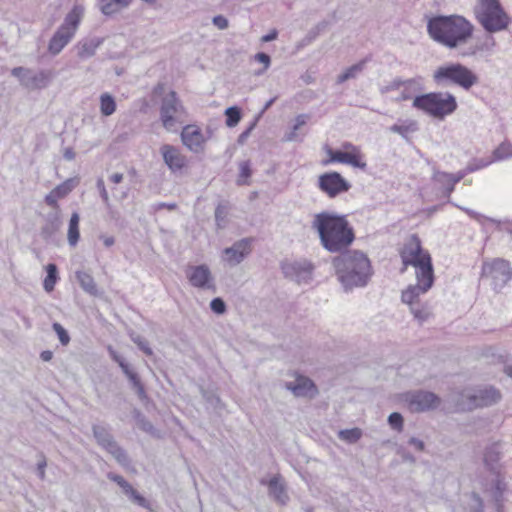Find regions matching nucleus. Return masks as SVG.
Wrapping results in <instances>:
<instances>
[{
  "label": "nucleus",
  "instance_id": "f257e3e1",
  "mask_svg": "<svg viewBox=\"0 0 512 512\" xmlns=\"http://www.w3.org/2000/svg\"><path fill=\"white\" fill-rule=\"evenodd\" d=\"M404 272L411 265L416 269L417 283L409 285L402 292L401 299L403 302H411L418 294H425L434 283V270L432 266L431 256L424 251L421 241L417 235H411L400 251Z\"/></svg>",
  "mask_w": 512,
  "mask_h": 512
},
{
  "label": "nucleus",
  "instance_id": "f03ea898",
  "mask_svg": "<svg viewBox=\"0 0 512 512\" xmlns=\"http://www.w3.org/2000/svg\"><path fill=\"white\" fill-rule=\"evenodd\" d=\"M311 228L317 232L323 248L331 253L341 252L355 239L354 230L344 215L331 212L315 214Z\"/></svg>",
  "mask_w": 512,
  "mask_h": 512
},
{
  "label": "nucleus",
  "instance_id": "7ed1b4c3",
  "mask_svg": "<svg viewBox=\"0 0 512 512\" xmlns=\"http://www.w3.org/2000/svg\"><path fill=\"white\" fill-rule=\"evenodd\" d=\"M427 32L434 41L455 48L472 36L473 25L459 15H439L428 20Z\"/></svg>",
  "mask_w": 512,
  "mask_h": 512
},
{
  "label": "nucleus",
  "instance_id": "20e7f679",
  "mask_svg": "<svg viewBox=\"0 0 512 512\" xmlns=\"http://www.w3.org/2000/svg\"><path fill=\"white\" fill-rule=\"evenodd\" d=\"M333 265L346 290L366 286L372 276L370 260L361 251H347L334 258Z\"/></svg>",
  "mask_w": 512,
  "mask_h": 512
},
{
  "label": "nucleus",
  "instance_id": "39448f33",
  "mask_svg": "<svg viewBox=\"0 0 512 512\" xmlns=\"http://www.w3.org/2000/svg\"><path fill=\"white\" fill-rule=\"evenodd\" d=\"M412 106L435 119L444 120L457 110L458 104L449 92H430L416 96Z\"/></svg>",
  "mask_w": 512,
  "mask_h": 512
},
{
  "label": "nucleus",
  "instance_id": "423d86ee",
  "mask_svg": "<svg viewBox=\"0 0 512 512\" xmlns=\"http://www.w3.org/2000/svg\"><path fill=\"white\" fill-rule=\"evenodd\" d=\"M433 81L442 87L456 85L469 90L478 83V76L461 63H449L439 66L433 73Z\"/></svg>",
  "mask_w": 512,
  "mask_h": 512
},
{
  "label": "nucleus",
  "instance_id": "0eeeda50",
  "mask_svg": "<svg viewBox=\"0 0 512 512\" xmlns=\"http://www.w3.org/2000/svg\"><path fill=\"white\" fill-rule=\"evenodd\" d=\"M474 14L477 21L489 33L502 31L509 23V17L498 0H477Z\"/></svg>",
  "mask_w": 512,
  "mask_h": 512
},
{
  "label": "nucleus",
  "instance_id": "6e6552de",
  "mask_svg": "<svg viewBox=\"0 0 512 512\" xmlns=\"http://www.w3.org/2000/svg\"><path fill=\"white\" fill-rule=\"evenodd\" d=\"M83 8L74 6L66 15L63 24L58 28L51 38L48 50L51 54L57 55L73 38L83 16Z\"/></svg>",
  "mask_w": 512,
  "mask_h": 512
},
{
  "label": "nucleus",
  "instance_id": "1a4fd4ad",
  "mask_svg": "<svg viewBox=\"0 0 512 512\" xmlns=\"http://www.w3.org/2000/svg\"><path fill=\"white\" fill-rule=\"evenodd\" d=\"M501 400V393L493 386H481L473 390H464L457 400V405L462 410H473L488 407Z\"/></svg>",
  "mask_w": 512,
  "mask_h": 512
},
{
  "label": "nucleus",
  "instance_id": "9d476101",
  "mask_svg": "<svg viewBox=\"0 0 512 512\" xmlns=\"http://www.w3.org/2000/svg\"><path fill=\"white\" fill-rule=\"evenodd\" d=\"M11 75L17 78L20 85L28 91L43 90L54 78V72L50 69L34 70L23 66L14 67Z\"/></svg>",
  "mask_w": 512,
  "mask_h": 512
},
{
  "label": "nucleus",
  "instance_id": "9b49d317",
  "mask_svg": "<svg viewBox=\"0 0 512 512\" xmlns=\"http://www.w3.org/2000/svg\"><path fill=\"white\" fill-rule=\"evenodd\" d=\"M160 119L163 127L168 131H175L177 124L185 122L186 111L176 92L170 91L162 98Z\"/></svg>",
  "mask_w": 512,
  "mask_h": 512
},
{
  "label": "nucleus",
  "instance_id": "f8f14e48",
  "mask_svg": "<svg viewBox=\"0 0 512 512\" xmlns=\"http://www.w3.org/2000/svg\"><path fill=\"white\" fill-rule=\"evenodd\" d=\"M481 277L488 281L495 291H500L511 280L512 268L510 263L504 259L496 258L485 261Z\"/></svg>",
  "mask_w": 512,
  "mask_h": 512
},
{
  "label": "nucleus",
  "instance_id": "ddd939ff",
  "mask_svg": "<svg viewBox=\"0 0 512 512\" xmlns=\"http://www.w3.org/2000/svg\"><path fill=\"white\" fill-rule=\"evenodd\" d=\"M92 431L97 443L111 454L118 464L125 468L130 465V459L126 451L118 445L107 428L100 425H93Z\"/></svg>",
  "mask_w": 512,
  "mask_h": 512
},
{
  "label": "nucleus",
  "instance_id": "4468645a",
  "mask_svg": "<svg viewBox=\"0 0 512 512\" xmlns=\"http://www.w3.org/2000/svg\"><path fill=\"white\" fill-rule=\"evenodd\" d=\"M318 187L330 198L347 192L351 184L338 172H326L319 176Z\"/></svg>",
  "mask_w": 512,
  "mask_h": 512
},
{
  "label": "nucleus",
  "instance_id": "2eb2a0df",
  "mask_svg": "<svg viewBox=\"0 0 512 512\" xmlns=\"http://www.w3.org/2000/svg\"><path fill=\"white\" fill-rule=\"evenodd\" d=\"M281 269L286 278L300 284L307 283L312 278L314 265L306 259H300L282 262Z\"/></svg>",
  "mask_w": 512,
  "mask_h": 512
},
{
  "label": "nucleus",
  "instance_id": "dca6fc26",
  "mask_svg": "<svg viewBox=\"0 0 512 512\" xmlns=\"http://www.w3.org/2000/svg\"><path fill=\"white\" fill-rule=\"evenodd\" d=\"M405 401L411 412H424L435 409L441 403L440 398L436 394L423 390L407 393Z\"/></svg>",
  "mask_w": 512,
  "mask_h": 512
},
{
  "label": "nucleus",
  "instance_id": "f3484780",
  "mask_svg": "<svg viewBox=\"0 0 512 512\" xmlns=\"http://www.w3.org/2000/svg\"><path fill=\"white\" fill-rule=\"evenodd\" d=\"M186 276L195 288L215 290L214 277L210 268L205 264L189 266L186 270Z\"/></svg>",
  "mask_w": 512,
  "mask_h": 512
},
{
  "label": "nucleus",
  "instance_id": "a211bd4d",
  "mask_svg": "<svg viewBox=\"0 0 512 512\" xmlns=\"http://www.w3.org/2000/svg\"><path fill=\"white\" fill-rule=\"evenodd\" d=\"M251 242L250 238H243L231 247L225 248L223 250L225 261L231 266L240 264L251 253Z\"/></svg>",
  "mask_w": 512,
  "mask_h": 512
},
{
  "label": "nucleus",
  "instance_id": "6ab92c4d",
  "mask_svg": "<svg viewBox=\"0 0 512 512\" xmlns=\"http://www.w3.org/2000/svg\"><path fill=\"white\" fill-rule=\"evenodd\" d=\"M327 154L329 155L328 162H339L343 164L351 165L354 168H359L364 170L367 166L366 162L363 161V155L357 154L348 151H340V150H332L327 149Z\"/></svg>",
  "mask_w": 512,
  "mask_h": 512
},
{
  "label": "nucleus",
  "instance_id": "aec40b11",
  "mask_svg": "<svg viewBox=\"0 0 512 512\" xmlns=\"http://www.w3.org/2000/svg\"><path fill=\"white\" fill-rule=\"evenodd\" d=\"M285 388L291 391L296 397L312 398L317 394L315 384L305 376H297L294 381L286 382Z\"/></svg>",
  "mask_w": 512,
  "mask_h": 512
},
{
  "label": "nucleus",
  "instance_id": "412c9836",
  "mask_svg": "<svg viewBox=\"0 0 512 512\" xmlns=\"http://www.w3.org/2000/svg\"><path fill=\"white\" fill-rule=\"evenodd\" d=\"M183 144L193 152H199L203 148L204 136L200 128L195 125H187L181 132Z\"/></svg>",
  "mask_w": 512,
  "mask_h": 512
},
{
  "label": "nucleus",
  "instance_id": "4be33fe9",
  "mask_svg": "<svg viewBox=\"0 0 512 512\" xmlns=\"http://www.w3.org/2000/svg\"><path fill=\"white\" fill-rule=\"evenodd\" d=\"M164 163L172 172L181 170L186 164V158L180 151L169 144L162 145L160 148Z\"/></svg>",
  "mask_w": 512,
  "mask_h": 512
},
{
  "label": "nucleus",
  "instance_id": "5701e85b",
  "mask_svg": "<svg viewBox=\"0 0 512 512\" xmlns=\"http://www.w3.org/2000/svg\"><path fill=\"white\" fill-rule=\"evenodd\" d=\"M432 181L436 187L441 191L442 196L450 199L451 193L454 191L455 185L452 181V173L439 171L434 169Z\"/></svg>",
  "mask_w": 512,
  "mask_h": 512
},
{
  "label": "nucleus",
  "instance_id": "b1692460",
  "mask_svg": "<svg viewBox=\"0 0 512 512\" xmlns=\"http://www.w3.org/2000/svg\"><path fill=\"white\" fill-rule=\"evenodd\" d=\"M62 220L59 211L49 213L46 217V223L41 228V236L45 240L51 239L61 228Z\"/></svg>",
  "mask_w": 512,
  "mask_h": 512
},
{
  "label": "nucleus",
  "instance_id": "393cba45",
  "mask_svg": "<svg viewBox=\"0 0 512 512\" xmlns=\"http://www.w3.org/2000/svg\"><path fill=\"white\" fill-rule=\"evenodd\" d=\"M132 0H98V7L105 16H112L127 9Z\"/></svg>",
  "mask_w": 512,
  "mask_h": 512
},
{
  "label": "nucleus",
  "instance_id": "a878e982",
  "mask_svg": "<svg viewBox=\"0 0 512 512\" xmlns=\"http://www.w3.org/2000/svg\"><path fill=\"white\" fill-rule=\"evenodd\" d=\"M268 492L270 497H272L277 503L281 505H285L289 500V497L285 491V487L279 481V477L274 476L270 479L268 483Z\"/></svg>",
  "mask_w": 512,
  "mask_h": 512
},
{
  "label": "nucleus",
  "instance_id": "bb28decb",
  "mask_svg": "<svg viewBox=\"0 0 512 512\" xmlns=\"http://www.w3.org/2000/svg\"><path fill=\"white\" fill-rule=\"evenodd\" d=\"M102 42L103 40L100 38H91L80 41L77 45L78 56L82 59L92 57Z\"/></svg>",
  "mask_w": 512,
  "mask_h": 512
},
{
  "label": "nucleus",
  "instance_id": "cd10ccee",
  "mask_svg": "<svg viewBox=\"0 0 512 512\" xmlns=\"http://www.w3.org/2000/svg\"><path fill=\"white\" fill-rule=\"evenodd\" d=\"M76 279L79 282L81 288L88 294L92 296H97L99 294L97 285L94 281V278L85 271H77Z\"/></svg>",
  "mask_w": 512,
  "mask_h": 512
},
{
  "label": "nucleus",
  "instance_id": "c85d7f7f",
  "mask_svg": "<svg viewBox=\"0 0 512 512\" xmlns=\"http://www.w3.org/2000/svg\"><path fill=\"white\" fill-rule=\"evenodd\" d=\"M230 205L220 202L215 209V223L218 229H224L229 223Z\"/></svg>",
  "mask_w": 512,
  "mask_h": 512
},
{
  "label": "nucleus",
  "instance_id": "c756f323",
  "mask_svg": "<svg viewBox=\"0 0 512 512\" xmlns=\"http://www.w3.org/2000/svg\"><path fill=\"white\" fill-rule=\"evenodd\" d=\"M79 221L80 216L77 212L72 213L70 221H69V227H68V243L70 246H76V244L79 241L80 238V232H79Z\"/></svg>",
  "mask_w": 512,
  "mask_h": 512
},
{
  "label": "nucleus",
  "instance_id": "7c9ffc66",
  "mask_svg": "<svg viewBox=\"0 0 512 512\" xmlns=\"http://www.w3.org/2000/svg\"><path fill=\"white\" fill-rule=\"evenodd\" d=\"M366 63L367 60L364 59L347 68L343 73L338 75L337 83L342 84L350 79L356 78L364 70Z\"/></svg>",
  "mask_w": 512,
  "mask_h": 512
},
{
  "label": "nucleus",
  "instance_id": "2f4dec72",
  "mask_svg": "<svg viewBox=\"0 0 512 512\" xmlns=\"http://www.w3.org/2000/svg\"><path fill=\"white\" fill-rule=\"evenodd\" d=\"M421 294H418L414 297V299L411 302H405L410 306V311L414 315V317L419 320L420 322H424L427 320L430 316V311L426 306L421 305L418 302V298Z\"/></svg>",
  "mask_w": 512,
  "mask_h": 512
},
{
  "label": "nucleus",
  "instance_id": "473e14b6",
  "mask_svg": "<svg viewBox=\"0 0 512 512\" xmlns=\"http://www.w3.org/2000/svg\"><path fill=\"white\" fill-rule=\"evenodd\" d=\"M47 275L43 282V287L46 292H51L54 290L55 284L58 280V270L57 266L53 263H49L46 266Z\"/></svg>",
  "mask_w": 512,
  "mask_h": 512
},
{
  "label": "nucleus",
  "instance_id": "72a5a7b5",
  "mask_svg": "<svg viewBox=\"0 0 512 512\" xmlns=\"http://www.w3.org/2000/svg\"><path fill=\"white\" fill-rule=\"evenodd\" d=\"M116 111L115 99L109 93L100 95V112L103 116H110Z\"/></svg>",
  "mask_w": 512,
  "mask_h": 512
},
{
  "label": "nucleus",
  "instance_id": "f704fd0d",
  "mask_svg": "<svg viewBox=\"0 0 512 512\" xmlns=\"http://www.w3.org/2000/svg\"><path fill=\"white\" fill-rule=\"evenodd\" d=\"M512 157V144L508 141L502 142L494 151H493V162L502 161L507 158Z\"/></svg>",
  "mask_w": 512,
  "mask_h": 512
},
{
  "label": "nucleus",
  "instance_id": "c9c22d12",
  "mask_svg": "<svg viewBox=\"0 0 512 512\" xmlns=\"http://www.w3.org/2000/svg\"><path fill=\"white\" fill-rule=\"evenodd\" d=\"M499 459L500 451L498 445L495 444L486 449L484 454V462L492 471L496 469L495 464L499 461Z\"/></svg>",
  "mask_w": 512,
  "mask_h": 512
},
{
  "label": "nucleus",
  "instance_id": "e433bc0d",
  "mask_svg": "<svg viewBox=\"0 0 512 512\" xmlns=\"http://www.w3.org/2000/svg\"><path fill=\"white\" fill-rule=\"evenodd\" d=\"M362 436V431L360 428H352V429H344L340 430L338 433L339 439L353 444L356 443Z\"/></svg>",
  "mask_w": 512,
  "mask_h": 512
},
{
  "label": "nucleus",
  "instance_id": "4c0bfd02",
  "mask_svg": "<svg viewBox=\"0 0 512 512\" xmlns=\"http://www.w3.org/2000/svg\"><path fill=\"white\" fill-rule=\"evenodd\" d=\"M226 125L228 127L236 126L241 120V111L238 107L232 106L225 110Z\"/></svg>",
  "mask_w": 512,
  "mask_h": 512
},
{
  "label": "nucleus",
  "instance_id": "58836bf2",
  "mask_svg": "<svg viewBox=\"0 0 512 512\" xmlns=\"http://www.w3.org/2000/svg\"><path fill=\"white\" fill-rule=\"evenodd\" d=\"M124 493L129 497V499L133 503L139 505L140 507L149 509L150 504L148 500L145 499L142 495H140L131 485L129 486V488H127V490Z\"/></svg>",
  "mask_w": 512,
  "mask_h": 512
},
{
  "label": "nucleus",
  "instance_id": "ea45409f",
  "mask_svg": "<svg viewBox=\"0 0 512 512\" xmlns=\"http://www.w3.org/2000/svg\"><path fill=\"white\" fill-rule=\"evenodd\" d=\"M76 183L77 182L75 179H67L63 183L57 185L53 190L55 191V194H58V196H60V198H64L73 190Z\"/></svg>",
  "mask_w": 512,
  "mask_h": 512
},
{
  "label": "nucleus",
  "instance_id": "a19ab883",
  "mask_svg": "<svg viewBox=\"0 0 512 512\" xmlns=\"http://www.w3.org/2000/svg\"><path fill=\"white\" fill-rule=\"evenodd\" d=\"M390 131L401 135L403 138H408V133L416 130V124L411 123L410 125H398L394 124L390 128Z\"/></svg>",
  "mask_w": 512,
  "mask_h": 512
},
{
  "label": "nucleus",
  "instance_id": "79ce46f5",
  "mask_svg": "<svg viewBox=\"0 0 512 512\" xmlns=\"http://www.w3.org/2000/svg\"><path fill=\"white\" fill-rule=\"evenodd\" d=\"M491 163H493L492 158L491 159L475 158L468 163V165H467L468 171H470V173L475 172L477 170H480L482 168L489 166Z\"/></svg>",
  "mask_w": 512,
  "mask_h": 512
},
{
  "label": "nucleus",
  "instance_id": "37998d69",
  "mask_svg": "<svg viewBox=\"0 0 512 512\" xmlns=\"http://www.w3.org/2000/svg\"><path fill=\"white\" fill-rule=\"evenodd\" d=\"M52 327H53V330L56 332L60 343L63 346H67L70 342V336H69L68 332L66 331V329L60 323H57V322L53 323Z\"/></svg>",
  "mask_w": 512,
  "mask_h": 512
},
{
  "label": "nucleus",
  "instance_id": "c03bdc74",
  "mask_svg": "<svg viewBox=\"0 0 512 512\" xmlns=\"http://www.w3.org/2000/svg\"><path fill=\"white\" fill-rule=\"evenodd\" d=\"M403 417L398 412H393L388 417V423L392 429L400 432L403 429Z\"/></svg>",
  "mask_w": 512,
  "mask_h": 512
},
{
  "label": "nucleus",
  "instance_id": "a18cd8bd",
  "mask_svg": "<svg viewBox=\"0 0 512 512\" xmlns=\"http://www.w3.org/2000/svg\"><path fill=\"white\" fill-rule=\"evenodd\" d=\"M404 87H406V89H409L411 92L420 91L423 89L422 78L416 77L404 80Z\"/></svg>",
  "mask_w": 512,
  "mask_h": 512
},
{
  "label": "nucleus",
  "instance_id": "49530a36",
  "mask_svg": "<svg viewBox=\"0 0 512 512\" xmlns=\"http://www.w3.org/2000/svg\"><path fill=\"white\" fill-rule=\"evenodd\" d=\"M251 176V168H250V163L248 161H244V162H241L240 163V175H239V179H238V184H246V180H242V179H247Z\"/></svg>",
  "mask_w": 512,
  "mask_h": 512
},
{
  "label": "nucleus",
  "instance_id": "de8ad7c7",
  "mask_svg": "<svg viewBox=\"0 0 512 512\" xmlns=\"http://www.w3.org/2000/svg\"><path fill=\"white\" fill-rule=\"evenodd\" d=\"M255 60L262 63L264 68L261 71L255 72L256 75H261L265 70H267L271 64V58L268 54L264 52H259L254 56Z\"/></svg>",
  "mask_w": 512,
  "mask_h": 512
},
{
  "label": "nucleus",
  "instance_id": "09e8293b",
  "mask_svg": "<svg viewBox=\"0 0 512 512\" xmlns=\"http://www.w3.org/2000/svg\"><path fill=\"white\" fill-rule=\"evenodd\" d=\"M97 189L99 190L100 196L107 208L110 209V198L106 190L103 179L99 178L96 182Z\"/></svg>",
  "mask_w": 512,
  "mask_h": 512
},
{
  "label": "nucleus",
  "instance_id": "8fccbe9b",
  "mask_svg": "<svg viewBox=\"0 0 512 512\" xmlns=\"http://www.w3.org/2000/svg\"><path fill=\"white\" fill-rule=\"evenodd\" d=\"M211 310L216 314H223L226 311V304L223 299L217 297L210 302Z\"/></svg>",
  "mask_w": 512,
  "mask_h": 512
},
{
  "label": "nucleus",
  "instance_id": "3c124183",
  "mask_svg": "<svg viewBox=\"0 0 512 512\" xmlns=\"http://www.w3.org/2000/svg\"><path fill=\"white\" fill-rule=\"evenodd\" d=\"M122 371L126 375V377L129 379V381L131 382L133 388L136 385H138L139 383H141L138 374L135 373L134 371H132L130 369L129 365H122Z\"/></svg>",
  "mask_w": 512,
  "mask_h": 512
},
{
  "label": "nucleus",
  "instance_id": "603ef678",
  "mask_svg": "<svg viewBox=\"0 0 512 512\" xmlns=\"http://www.w3.org/2000/svg\"><path fill=\"white\" fill-rule=\"evenodd\" d=\"M202 396L206 400L207 403H209L211 406H213L215 408H217L221 404L220 398L213 392L203 390Z\"/></svg>",
  "mask_w": 512,
  "mask_h": 512
},
{
  "label": "nucleus",
  "instance_id": "864d4df0",
  "mask_svg": "<svg viewBox=\"0 0 512 512\" xmlns=\"http://www.w3.org/2000/svg\"><path fill=\"white\" fill-rule=\"evenodd\" d=\"M506 489V484L503 479L500 478V476H497L496 483H495V493L494 498L495 501L498 503L500 501V498L502 497L503 492Z\"/></svg>",
  "mask_w": 512,
  "mask_h": 512
},
{
  "label": "nucleus",
  "instance_id": "5fc2aeb1",
  "mask_svg": "<svg viewBox=\"0 0 512 512\" xmlns=\"http://www.w3.org/2000/svg\"><path fill=\"white\" fill-rule=\"evenodd\" d=\"M107 477L111 481L117 483L122 488L123 492H125L127 488H129V486L131 485L128 481H126L122 476L118 474L109 473Z\"/></svg>",
  "mask_w": 512,
  "mask_h": 512
},
{
  "label": "nucleus",
  "instance_id": "6e6d98bb",
  "mask_svg": "<svg viewBox=\"0 0 512 512\" xmlns=\"http://www.w3.org/2000/svg\"><path fill=\"white\" fill-rule=\"evenodd\" d=\"M132 340L146 355H152L153 352L152 349L149 347L148 342L144 340L141 336L133 337Z\"/></svg>",
  "mask_w": 512,
  "mask_h": 512
},
{
  "label": "nucleus",
  "instance_id": "4d7b16f0",
  "mask_svg": "<svg viewBox=\"0 0 512 512\" xmlns=\"http://www.w3.org/2000/svg\"><path fill=\"white\" fill-rule=\"evenodd\" d=\"M59 199H61L60 196H58V194H55V191L52 190L49 194L46 195L45 202L47 205L55 208L56 211H58V209H59L58 200Z\"/></svg>",
  "mask_w": 512,
  "mask_h": 512
},
{
  "label": "nucleus",
  "instance_id": "13d9d810",
  "mask_svg": "<svg viewBox=\"0 0 512 512\" xmlns=\"http://www.w3.org/2000/svg\"><path fill=\"white\" fill-rule=\"evenodd\" d=\"M212 23L220 30H224L229 26L227 18L222 15L214 16L212 19Z\"/></svg>",
  "mask_w": 512,
  "mask_h": 512
},
{
  "label": "nucleus",
  "instance_id": "bf43d9fd",
  "mask_svg": "<svg viewBox=\"0 0 512 512\" xmlns=\"http://www.w3.org/2000/svg\"><path fill=\"white\" fill-rule=\"evenodd\" d=\"M39 457H40V459L37 463V472H38L39 478L41 480H43L45 478V468L47 466V461L43 454H40Z\"/></svg>",
  "mask_w": 512,
  "mask_h": 512
},
{
  "label": "nucleus",
  "instance_id": "052dcab7",
  "mask_svg": "<svg viewBox=\"0 0 512 512\" xmlns=\"http://www.w3.org/2000/svg\"><path fill=\"white\" fill-rule=\"evenodd\" d=\"M108 352H109V355L110 357L118 363V365L120 366V368L122 369V365H128L124 359L113 349L112 346H108Z\"/></svg>",
  "mask_w": 512,
  "mask_h": 512
},
{
  "label": "nucleus",
  "instance_id": "680f3d73",
  "mask_svg": "<svg viewBox=\"0 0 512 512\" xmlns=\"http://www.w3.org/2000/svg\"><path fill=\"white\" fill-rule=\"evenodd\" d=\"M408 443L409 445L413 446L414 449L417 451H423L425 449L424 442L416 437H411Z\"/></svg>",
  "mask_w": 512,
  "mask_h": 512
},
{
  "label": "nucleus",
  "instance_id": "e2e57ef3",
  "mask_svg": "<svg viewBox=\"0 0 512 512\" xmlns=\"http://www.w3.org/2000/svg\"><path fill=\"white\" fill-rule=\"evenodd\" d=\"M327 25H328V23H327V22H325V21H322V22L318 23V24L316 25L315 29L310 31V33H309L310 38H311V39L316 38V36H317L320 32H322V31H324V30L326 29Z\"/></svg>",
  "mask_w": 512,
  "mask_h": 512
},
{
  "label": "nucleus",
  "instance_id": "0e129e2a",
  "mask_svg": "<svg viewBox=\"0 0 512 512\" xmlns=\"http://www.w3.org/2000/svg\"><path fill=\"white\" fill-rule=\"evenodd\" d=\"M139 426L145 432H148V433H151V434L154 433V430H155L154 426L148 420H145V419L141 418L139 420Z\"/></svg>",
  "mask_w": 512,
  "mask_h": 512
},
{
  "label": "nucleus",
  "instance_id": "69168bd1",
  "mask_svg": "<svg viewBox=\"0 0 512 512\" xmlns=\"http://www.w3.org/2000/svg\"><path fill=\"white\" fill-rule=\"evenodd\" d=\"M469 173H470V171H468V167L466 166L465 169L460 170L455 174H452V181H453L454 185L459 183Z\"/></svg>",
  "mask_w": 512,
  "mask_h": 512
},
{
  "label": "nucleus",
  "instance_id": "338daca9",
  "mask_svg": "<svg viewBox=\"0 0 512 512\" xmlns=\"http://www.w3.org/2000/svg\"><path fill=\"white\" fill-rule=\"evenodd\" d=\"M404 87V80L401 79V78H395L394 80L391 81V83L385 88V91H390V90H396V89H399L400 87Z\"/></svg>",
  "mask_w": 512,
  "mask_h": 512
},
{
  "label": "nucleus",
  "instance_id": "774afa93",
  "mask_svg": "<svg viewBox=\"0 0 512 512\" xmlns=\"http://www.w3.org/2000/svg\"><path fill=\"white\" fill-rule=\"evenodd\" d=\"M308 116L305 114H300L295 119V124L293 126L294 131H297L300 127L306 124Z\"/></svg>",
  "mask_w": 512,
  "mask_h": 512
}]
</instances>
